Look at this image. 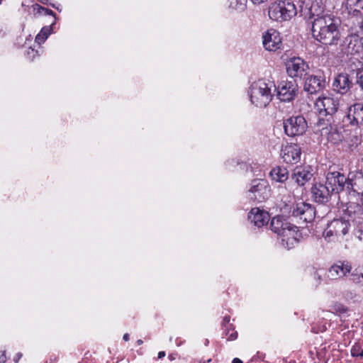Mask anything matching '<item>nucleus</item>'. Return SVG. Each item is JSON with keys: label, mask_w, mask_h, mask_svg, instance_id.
I'll return each instance as SVG.
<instances>
[{"label": "nucleus", "mask_w": 363, "mask_h": 363, "mask_svg": "<svg viewBox=\"0 0 363 363\" xmlns=\"http://www.w3.org/2000/svg\"><path fill=\"white\" fill-rule=\"evenodd\" d=\"M313 38L326 46H335L342 37L340 21L332 15H324L311 21Z\"/></svg>", "instance_id": "f257e3e1"}, {"label": "nucleus", "mask_w": 363, "mask_h": 363, "mask_svg": "<svg viewBox=\"0 0 363 363\" xmlns=\"http://www.w3.org/2000/svg\"><path fill=\"white\" fill-rule=\"evenodd\" d=\"M270 228L281 237V245L288 250L293 248L301 238L298 228L281 216H276L272 219Z\"/></svg>", "instance_id": "f03ea898"}, {"label": "nucleus", "mask_w": 363, "mask_h": 363, "mask_svg": "<svg viewBox=\"0 0 363 363\" xmlns=\"http://www.w3.org/2000/svg\"><path fill=\"white\" fill-rule=\"evenodd\" d=\"M275 90L274 82L269 79H259L250 86V101L257 107H265L272 101L273 91Z\"/></svg>", "instance_id": "7ed1b4c3"}, {"label": "nucleus", "mask_w": 363, "mask_h": 363, "mask_svg": "<svg viewBox=\"0 0 363 363\" xmlns=\"http://www.w3.org/2000/svg\"><path fill=\"white\" fill-rule=\"evenodd\" d=\"M269 18L276 21L290 20L297 14L294 4L289 1H279L272 3L269 7Z\"/></svg>", "instance_id": "20e7f679"}, {"label": "nucleus", "mask_w": 363, "mask_h": 363, "mask_svg": "<svg viewBox=\"0 0 363 363\" xmlns=\"http://www.w3.org/2000/svg\"><path fill=\"white\" fill-rule=\"evenodd\" d=\"M339 53L342 56L352 58L363 54V38L357 34H350L340 44Z\"/></svg>", "instance_id": "39448f33"}, {"label": "nucleus", "mask_w": 363, "mask_h": 363, "mask_svg": "<svg viewBox=\"0 0 363 363\" xmlns=\"http://www.w3.org/2000/svg\"><path fill=\"white\" fill-rule=\"evenodd\" d=\"M270 191V186L267 180L255 179L252 180L248 190V197L255 201L262 202L269 197Z\"/></svg>", "instance_id": "423d86ee"}, {"label": "nucleus", "mask_w": 363, "mask_h": 363, "mask_svg": "<svg viewBox=\"0 0 363 363\" xmlns=\"http://www.w3.org/2000/svg\"><path fill=\"white\" fill-rule=\"evenodd\" d=\"M307 128L306 119L301 116H291L284 122L285 133L290 137L303 135Z\"/></svg>", "instance_id": "0eeeda50"}, {"label": "nucleus", "mask_w": 363, "mask_h": 363, "mask_svg": "<svg viewBox=\"0 0 363 363\" xmlns=\"http://www.w3.org/2000/svg\"><path fill=\"white\" fill-rule=\"evenodd\" d=\"M298 91V86L295 81H281L277 87V96L284 102L293 101Z\"/></svg>", "instance_id": "6e6552de"}, {"label": "nucleus", "mask_w": 363, "mask_h": 363, "mask_svg": "<svg viewBox=\"0 0 363 363\" xmlns=\"http://www.w3.org/2000/svg\"><path fill=\"white\" fill-rule=\"evenodd\" d=\"M339 106L337 99L330 96H320L315 103V108L319 115L325 116L334 114Z\"/></svg>", "instance_id": "1a4fd4ad"}, {"label": "nucleus", "mask_w": 363, "mask_h": 363, "mask_svg": "<svg viewBox=\"0 0 363 363\" xmlns=\"http://www.w3.org/2000/svg\"><path fill=\"white\" fill-rule=\"evenodd\" d=\"M287 74L292 78H301L308 69V64L301 57H292L286 63Z\"/></svg>", "instance_id": "9d476101"}, {"label": "nucleus", "mask_w": 363, "mask_h": 363, "mask_svg": "<svg viewBox=\"0 0 363 363\" xmlns=\"http://www.w3.org/2000/svg\"><path fill=\"white\" fill-rule=\"evenodd\" d=\"M325 183L332 194L339 193L347 188V178L339 172H328Z\"/></svg>", "instance_id": "9b49d317"}, {"label": "nucleus", "mask_w": 363, "mask_h": 363, "mask_svg": "<svg viewBox=\"0 0 363 363\" xmlns=\"http://www.w3.org/2000/svg\"><path fill=\"white\" fill-rule=\"evenodd\" d=\"M292 215L308 223L313 220L315 211L311 204L301 201L296 203L292 211Z\"/></svg>", "instance_id": "f8f14e48"}, {"label": "nucleus", "mask_w": 363, "mask_h": 363, "mask_svg": "<svg viewBox=\"0 0 363 363\" xmlns=\"http://www.w3.org/2000/svg\"><path fill=\"white\" fill-rule=\"evenodd\" d=\"M263 46L269 51H276L281 48V38L279 33L274 29H269L263 34Z\"/></svg>", "instance_id": "ddd939ff"}, {"label": "nucleus", "mask_w": 363, "mask_h": 363, "mask_svg": "<svg viewBox=\"0 0 363 363\" xmlns=\"http://www.w3.org/2000/svg\"><path fill=\"white\" fill-rule=\"evenodd\" d=\"M281 155L285 162L296 164L301 160V150L297 144L291 143L281 149Z\"/></svg>", "instance_id": "4468645a"}, {"label": "nucleus", "mask_w": 363, "mask_h": 363, "mask_svg": "<svg viewBox=\"0 0 363 363\" xmlns=\"http://www.w3.org/2000/svg\"><path fill=\"white\" fill-rule=\"evenodd\" d=\"M332 192L329 186L322 183H315L311 188V194L313 200L319 203H325L328 201Z\"/></svg>", "instance_id": "2eb2a0df"}, {"label": "nucleus", "mask_w": 363, "mask_h": 363, "mask_svg": "<svg viewBox=\"0 0 363 363\" xmlns=\"http://www.w3.org/2000/svg\"><path fill=\"white\" fill-rule=\"evenodd\" d=\"M352 266L348 262H338L332 265L328 272V278L336 280L346 276L351 272Z\"/></svg>", "instance_id": "dca6fc26"}, {"label": "nucleus", "mask_w": 363, "mask_h": 363, "mask_svg": "<svg viewBox=\"0 0 363 363\" xmlns=\"http://www.w3.org/2000/svg\"><path fill=\"white\" fill-rule=\"evenodd\" d=\"M347 118L352 125H363V104L357 103L349 107Z\"/></svg>", "instance_id": "f3484780"}, {"label": "nucleus", "mask_w": 363, "mask_h": 363, "mask_svg": "<svg viewBox=\"0 0 363 363\" xmlns=\"http://www.w3.org/2000/svg\"><path fill=\"white\" fill-rule=\"evenodd\" d=\"M249 220L255 226L261 228L267 225L269 220V213L259 208H252L248 215Z\"/></svg>", "instance_id": "a211bd4d"}, {"label": "nucleus", "mask_w": 363, "mask_h": 363, "mask_svg": "<svg viewBox=\"0 0 363 363\" xmlns=\"http://www.w3.org/2000/svg\"><path fill=\"white\" fill-rule=\"evenodd\" d=\"M312 177L311 167H297L294 171L292 179L298 186H303Z\"/></svg>", "instance_id": "6ab92c4d"}, {"label": "nucleus", "mask_w": 363, "mask_h": 363, "mask_svg": "<svg viewBox=\"0 0 363 363\" xmlns=\"http://www.w3.org/2000/svg\"><path fill=\"white\" fill-rule=\"evenodd\" d=\"M351 82L347 73L339 74L334 79L333 89L341 94L347 93L350 89Z\"/></svg>", "instance_id": "aec40b11"}, {"label": "nucleus", "mask_w": 363, "mask_h": 363, "mask_svg": "<svg viewBox=\"0 0 363 363\" xmlns=\"http://www.w3.org/2000/svg\"><path fill=\"white\" fill-rule=\"evenodd\" d=\"M311 2L306 4V9L311 19L314 20L315 18L322 17L324 11L321 0H309Z\"/></svg>", "instance_id": "412c9836"}, {"label": "nucleus", "mask_w": 363, "mask_h": 363, "mask_svg": "<svg viewBox=\"0 0 363 363\" xmlns=\"http://www.w3.org/2000/svg\"><path fill=\"white\" fill-rule=\"evenodd\" d=\"M323 87V81L317 76L311 75L306 79L304 89L310 94H313Z\"/></svg>", "instance_id": "4be33fe9"}, {"label": "nucleus", "mask_w": 363, "mask_h": 363, "mask_svg": "<svg viewBox=\"0 0 363 363\" xmlns=\"http://www.w3.org/2000/svg\"><path fill=\"white\" fill-rule=\"evenodd\" d=\"M363 189V176L361 173H357L347 178V189L359 193Z\"/></svg>", "instance_id": "5701e85b"}, {"label": "nucleus", "mask_w": 363, "mask_h": 363, "mask_svg": "<svg viewBox=\"0 0 363 363\" xmlns=\"http://www.w3.org/2000/svg\"><path fill=\"white\" fill-rule=\"evenodd\" d=\"M330 224L333 227L335 236L345 235L350 229V225L348 221L342 219L333 220Z\"/></svg>", "instance_id": "b1692460"}, {"label": "nucleus", "mask_w": 363, "mask_h": 363, "mask_svg": "<svg viewBox=\"0 0 363 363\" xmlns=\"http://www.w3.org/2000/svg\"><path fill=\"white\" fill-rule=\"evenodd\" d=\"M270 175L276 182H284L289 177V172L284 167H276L272 169Z\"/></svg>", "instance_id": "393cba45"}, {"label": "nucleus", "mask_w": 363, "mask_h": 363, "mask_svg": "<svg viewBox=\"0 0 363 363\" xmlns=\"http://www.w3.org/2000/svg\"><path fill=\"white\" fill-rule=\"evenodd\" d=\"M346 7L350 12L359 13L363 11V0H347Z\"/></svg>", "instance_id": "a878e982"}, {"label": "nucleus", "mask_w": 363, "mask_h": 363, "mask_svg": "<svg viewBox=\"0 0 363 363\" xmlns=\"http://www.w3.org/2000/svg\"><path fill=\"white\" fill-rule=\"evenodd\" d=\"M50 34V28L48 26L43 27L40 33L36 35L35 41L40 45L43 43Z\"/></svg>", "instance_id": "bb28decb"}, {"label": "nucleus", "mask_w": 363, "mask_h": 363, "mask_svg": "<svg viewBox=\"0 0 363 363\" xmlns=\"http://www.w3.org/2000/svg\"><path fill=\"white\" fill-rule=\"evenodd\" d=\"M247 0H232L230 4V7L235 10H243L245 7Z\"/></svg>", "instance_id": "cd10ccee"}, {"label": "nucleus", "mask_w": 363, "mask_h": 363, "mask_svg": "<svg viewBox=\"0 0 363 363\" xmlns=\"http://www.w3.org/2000/svg\"><path fill=\"white\" fill-rule=\"evenodd\" d=\"M356 83L363 90V69H357L356 72Z\"/></svg>", "instance_id": "c85d7f7f"}, {"label": "nucleus", "mask_w": 363, "mask_h": 363, "mask_svg": "<svg viewBox=\"0 0 363 363\" xmlns=\"http://www.w3.org/2000/svg\"><path fill=\"white\" fill-rule=\"evenodd\" d=\"M332 225L330 224L327 229L325 230L323 233V236L328 241L331 240V238L335 236L334 230H333Z\"/></svg>", "instance_id": "c756f323"}, {"label": "nucleus", "mask_w": 363, "mask_h": 363, "mask_svg": "<svg viewBox=\"0 0 363 363\" xmlns=\"http://www.w3.org/2000/svg\"><path fill=\"white\" fill-rule=\"evenodd\" d=\"M361 349H362V347L359 344L357 343V344L354 345L352 347L351 350H350L351 355L352 357H359Z\"/></svg>", "instance_id": "7c9ffc66"}, {"label": "nucleus", "mask_w": 363, "mask_h": 363, "mask_svg": "<svg viewBox=\"0 0 363 363\" xmlns=\"http://www.w3.org/2000/svg\"><path fill=\"white\" fill-rule=\"evenodd\" d=\"M352 280L356 284L363 285V274H352Z\"/></svg>", "instance_id": "2f4dec72"}, {"label": "nucleus", "mask_w": 363, "mask_h": 363, "mask_svg": "<svg viewBox=\"0 0 363 363\" xmlns=\"http://www.w3.org/2000/svg\"><path fill=\"white\" fill-rule=\"evenodd\" d=\"M362 206H363V191L362 194ZM354 213L358 215V218L360 219H363V207L357 206V210L354 211Z\"/></svg>", "instance_id": "473e14b6"}, {"label": "nucleus", "mask_w": 363, "mask_h": 363, "mask_svg": "<svg viewBox=\"0 0 363 363\" xmlns=\"http://www.w3.org/2000/svg\"><path fill=\"white\" fill-rule=\"evenodd\" d=\"M39 13H43L45 15H54V12L52 10L43 6H39Z\"/></svg>", "instance_id": "72a5a7b5"}, {"label": "nucleus", "mask_w": 363, "mask_h": 363, "mask_svg": "<svg viewBox=\"0 0 363 363\" xmlns=\"http://www.w3.org/2000/svg\"><path fill=\"white\" fill-rule=\"evenodd\" d=\"M6 361V357L5 352H0V363H5Z\"/></svg>", "instance_id": "f704fd0d"}, {"label": "nucleus", "mask_w": 363, "mask_h": 363, "mask_svg": "<svg viewBox=\"0 0 363 363\" xmlns=\"http://www.w3.org/2000/svg\"><path fill=\"white\" fill-rule=\"evenodd\" d=\"M314 278L317 280L318 284L320 282L321 276L318 273V272H314Z\"/></svg>", "instance_id": "c9c22d12"}, {"label": "nucleus", "mask_w": 363, "mask_h": 363, "mask_svg": "<svg viewBox=\"0 0 363 363\" xmlns=\"http://www.w3.org/2000/svg\"><path fill=\"white\" fill-rule=\"evenodd\" d=\"M237 337H238V334H237V333H236V332H235V333H233L230 335V337L228 338V340H235V339L237 338Z\"/></svg>", "instance_id": "e433bc0d"}, {"label": "nucleus", "mask_w": 363, "mask_h": 363, "mask_svg": "<svg viewBox=\"0 0 363 363\" xmlns=\"http://www.w3.org/2000/svg\"><path fill=\"white\" fill-rule=\"evenodd\" d=\"M251 1L255 4H260L262 3L267 1V0H251Z\"/></svg>", "instance_id": "4c0bfd02"}, {"label": "nucleus", "mask_w": 363, "mask_h": 363, "mask_svg": "<svg viewBox=\"0 0 363 363\" xmlns=\"http://www.w3.org/2000/svg\"><path fill=\"white\" fill-rule=\"evenodd\" d=\"M165 356V352L164 351H161L158 353V358H162Z\"/></svg>", "instance_id": "58836bf2"}, {"label": "nucleus", "mask_w": 363, "mask_h": 363, "mask_svg": "<svg viewBox=\"0 0 363 363\" xmlns=\"http://www.w3.org/2000/svg\"><path fill=\"white\" fill-rule=\"evenodd\" d=\"M232 363H242V362L238 358H234Z\"/></svg>", "instance_id": "ea45409f"}, {"label": "nucleus", "mask_w": 363, "mask_h": 363, "mask_svg": "<svg viewBox=\"0 0 363 363\" xmlns=\"http://www.w3.org/2000/svg\"><path fill=\"white\" fill-rule=\"evenodd\" d=\"M123 339L125 341H128L129 340V335L128 333L124 334Z\"/></svg>", "instance_id": "a19ab883"}, {"label": "nucleus", "mask_w": 363, "mask_h": 363, "mask_svg": "<svg viewBox=\"0 0 363 363\" xmlns=\"http://www.w3.org/2000/svg\"><path fill=\"white\" fill-rule=\"evenodd\" d=\"M223 320L226 323H228L230 321V317L229 316H225L224 317V319Z\"/></svg>", "instance_id": "79ce46f5"}, {"label": "nucleus", "mask_w": 363, "mask_h": 363, "mask_svg": "<svg viewBox=\"0 0 363 363\" xmlns=\"http://www.w3.org/2000/svg\"><path fill=\"white\" fill-rule=\"evenodd\" d=\"M143 340H138L137 341V343H138V345H142V344H143Z\"/></svg>", "instance_id": "37998d69"}, {"label": "nucleus", "mask_w": 363, "mask_h": 363, "mask_svg": "<svg viewBox=\"0 0 363 363\" xmlns=\"http://www.w3.org/2000/svg\"><path fill=\"white\" fill-rule=\"evenodd\" d=\"M38 1L43 4H46V1H47V0H38Z\"/></svg>", "instance_id": "c03bdc74"}, {"label": "nucleus", "mask_w": 363, "mask_h": 363, "mask_svg": "<svg viewBox=\"0 0 363 363\" xmlns=\"http://www.w3.org/2000/svg\"><path fill=\"white\" fill-rule=\"evenodd\" d=\"M359 357H363V350L362 349H361Z\"/></svg>", "instance_id": "a18cd8bd"}, {"label": "nucleus", "mask_w": 363, "mask_h": 363, "mask_svg": "<svg viewBox=\"0 0 363 363\" xmlns=\"http://www.w3.org/2000/svg\"><path fill=\"white\" fill-rule=\"evenodd\" d=\"M208 342H208V340H206V341H205V345H208Z\"/></svg>", "instance_id": "49530a36"}]
</instances>
